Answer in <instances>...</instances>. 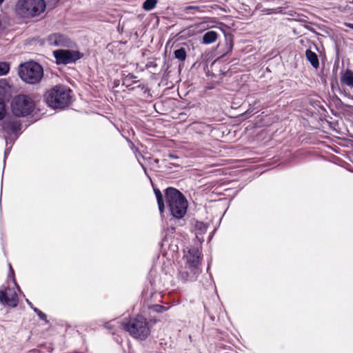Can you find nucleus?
<instances>
[{
	"label": "nucleus",
	"mask_w": 353,
	"mask_h": 353,
	"mask_svg": "<svg viewBox=\"0 0 353 353\" xmlns=\"http://www.w3.org/2000/svg\"><path fill=\"white\" fill-rule=\"evenodd\" d=\"M200 272V252L196 248L190 249L182 259L178 276L183 281H192Z\"/></svg>",
	"instance_id": "f257e3e1"
},
{
	"label": "nucleus",
	"mask_w": 353,
	"mask_h": 353,
	"mask_svg": "<svg viewBox=\"0 0 353 353\" xmlns=\"http://www.w3.org/2000/svg\"><path fill=\"white\" fill-rule=\"evenodd\" d=\"M165 197L172 215L176 219L183 218L188 208L184 196L178 190L168 188L165 191Z\"/></svg>",
	"instance_id": "f03ea898"
},
{
	"label": "nucleus",
	"mask_w": 353,
	"mask_h": 353,
	"mask_svg": "<svg viewBox=\"0 0 353 353\" xmlns=\"http://www.w3.org/2000/svg\"><path fill=\"white\" fill-rule=\"evenodd\" d=\"M122 328L131 336L139 340H145L150 334V327L147 319L141 315L130 318L121 323Z\"/></svg>",
	"instance_id": "7ed1b4c3"
},
{
	"label": "nucleus",
	"mask_w": 353,
	"mask_h": 353,
	"mask_svg": "<svg viewBox=\"0 0 353 353\" xmlns=\"http://www.w3.org/2000/svg\"><path fill=\"white\" fill-rule=\"evenodd\" d=\"M71 90L64 85H56L45 95L48 105L52 108H63L70 102Z\"/></svg>",
	"instance_id": "20e7f679"
},
{
	"label": "nucleus",
	"mask_w": 353,
	"mask_h": 353,
	"mask_svg": "<svg viewBox=\"0 0 353 353\" xmlns=\"http://www.w3.org/2000/svg\"><path fill=\"white\" fill-rule=\"evenodd\" d=\"M18 74L23 81L34 85L39 83L42 79L43 69L35 61H28L19 65Z\"/></svg>",
	"instance_id": "39448f33"
},
{
	"label": "nucleus",
	"mask_w": 353,
	"mask_h": 353,
	"mask_svg": "<svg viewBox=\"0 0 353 353\" xmlns=\"http://www.w3.org/2000/svg\"><path fill=\"white\" fill-rule=\"evenodd\" d=\"M46 9L44 0H19L17 11L23 17H33L39 15Z\"/></svg>",
	"instance_id": "423d86ee"
},
{
	"label": "nucleus",
	"mask_w": 353,
	"mask_h": 353,
	"mask_svg": "<svg viewBox=\"0 0 353 353\" xmlns=\"http://www.w3.org/2000/svg\"><path fill=\"white\" fill-rule=\"evenodd\" d=\"M34 109V103L27 95L19 94L15 97L11 103V110L16 117H26L30 114Z\"/></svg>",
	"instance_id": "0eeeda50"
},
{
	"label": "nucleus",
	"mask_w": 353,
	"mask_h": 353,
	"mask_svg": "<svg viewBox=\"0 0 353 353\" xmlns=\"http://www.w3.org/2000/svg\"><path fill=\"white\" fill-rule=\"evenodd\" d=\"M58 64H68L75 62L81 57L79 52L71 50H57L53 52Z\"/></svg>",
	"instance_id": "6e6552de"
},
{
	"label": "nucleus",
	"mask_w": 353,
	"mask_h": 353,
	"mask_svg": "<svg viewBox=\"0 0 353 353\" xmlns=\"http://www.w3.org/2000/svg\"><path fill=\"white\" fill-rule=\"evenodd\" d=\"M19 299L14 288L1 286L0 288V303L2 305L15 307L18 305Z\"/></svg>",
	"instance_id": "1a4fd4ad"
},
{
	"label": "nucleus",
	"mask_w": 353,
	"mask_h": 353,
	"mask_svg": "<svg viewBox=\"0 0 353 353\" xmlns=\"http://www.w3.org/2000/svg\"><path fill=\"white\" fill-rule=\"evenodd\" d=\"M21 123L15 119H8L4 121L1 124L2 132H5L10 138L14 134L17 137L19 131H20Z\"/></svg>",
	"instance_id": "9d476101"
},
{
	"label": "nucleus",
	"mask_w": 353,
	"mask_h": 353,
	"mask_svg": "<svg viewBox=\"0 0 353 353\" xmlns=\"http://www.w3.org/2000/svg\"><path fill=\"white\" fill-rule=\"evenodd\" d=\"M48 46L54 47H70L71 41L64 34L54 33L50 34L46 39Z\"/></svg>",
	"instance_id": "9b49d317"
},
{
	"label": "nucleus",
	"mask_w": 353,
	"mask_h": 353,
	"mask_svg": "<svg viewBox=\"0 0 353 353\" xmlns=\"http://www.w3.org/2000/svg\"><path fill=\"white\" fill-rule=\"evenodd\" d=\"M305 57L307 60L311 63L314 68H318L319 66V61L316 54L310 50H307L305 52Z\"/></svg>",
	"instance_id": "f8f14e48"
},
{
	"label": "nucleus",
	"mask_w": 353,
	"mask_h": 353,
	"mask_svg": "<svg viewBox=\"0 0 353 353\" xmlns=\"http://www.w3.org/2000/svg\"><path fill=\"white\" fill-rule=\"evenodd\" d=\"M218 37V34L213 30L205 32L203 36V43L210 44L216 41Z\"/></svg>",
	"instance_id": "ddd939ff"
},
{
	"label": "nucleus",
	"mask_w": 353,
	"mask_h": 353,
	"mask_svg": "<svg viewBox=\"0 0 353 353\" xmlns=\"http://www.w3.org/2000/svg\"><path fill=\"white\" fill-rule=\"evenodd\" d=\"M341 81L345 85L350 87L353 86V72L350 70H347L341 76Z\"/></svg>",
	"instance_id": "4468645a"
},
{
	"label": "nucleus",
	"mask_w": 353,
	"mask_h": 353,
	"mask_svg": "<svg viewBox=\"0 0 353 353\" xmlns=\"http://www.w3.org/2000/svg\"><path fill=\"white\" fill-rule=\"evenodd\" d=\"M10 86L5 79L0 80V100H4L6 94L10 91Z\"/></svg>",
	"instance_id": "2eb2a0df"
},
{
	"label": "nucleus",
	"mask_w": 353,
	"mask_h": 353,
	"mask_svg": "<svg viewBox=\"0 0 353 353\" xmlns=\"http://www.w3.org/2000/svg\"><path fill=\"white\" fill-rule=\"evenodd\" d=\"M157 4V0H145L142 6L144 10L150 11L153 10Z\"/></svg>",
	"instance_id": "dca6fc26"
},
{
	"label": "nucleus",
	"mask_w": 353,
	"mask_h": 353,
	"mask_svg": "<svg viewBox=\"0 0 353 353\" xmlns=\"http://www.w3.org/2000/svg\"><path fill=\"white\" fill-rule=\"evenodd\" d=\"M174 54V57L181 61H183L186 59V51L183 48L176 50Z\"/></svg>",
	"instance_id": "f3484780"
},
{
	"label": "nucleus",
	"mask_w": 353,
	"mask_h": 353,
	"mask_svg": "<svg viewBox=\"0 0 353 353\" xmlns=\"http://www.w3.org/2000/svg\"><path fill=\"white\" fill-rule=\"evenodd\" d=\"M137 77L132 74H128L123 78V83L125 85L126 87L130 86L133 83H135L137 81L135 80Z\"/></svg>",
	"instance_id": "a211bd4d"
},
{
	"label": "nucleus",
	"mask_w": 353,
	"mask_h": 353,
	"mask_svg": "<svg viewBox=\"0 0 353 353\" xmlns=\"http://www.w3.org/2000/svg\"><path fill=\"white\" fill-rule=\"evenodd\" d=\"M10 70V64L6 61L0 62V76L5 75Z\"/></svg>",
	"instance_id": "6ab92c4d"
},
{
	"label": "nucleus",
	"mask_w": 353,
	"mask_h": 353,
	"mask_svg": "<svg viewBox=\"0 0 353 353\" xmlns=\"http://www.w3.org/2000/svg\"><path fill=\"white\" fill-rule=\"evenodd\" d=\"M156 197L158 203L159 210L161 213H163L165 208L163 195L162 194H161L157 196Z\"/></svg>",
	"instance_id": "aec40b11"
},
{
	"label": "nucleus",
	"mask_w": 353,
	"mask_h": 353,
	"mask_svg": "<svg viewBox=\"0 0 353 353\" xmlns=\"http://www.w3.org/2000/svg\"><path fill=\"white\" fill-rule=\"evenodd\" d=\"M202 7L197 6H188L183 8V10L186 13H190V10H196L198 12H201Z\"/></svg>",
	"instance_id": "412c9836"
},
{
	"label": "nucleus",
	"mask_w": 353,
	"mask_h": 353,
	"mask_svg": "<svg viewBox=\"0 0 353 353\" xmlns=\"http://www.w3.org/2000/svg\"><path fill=\"white\" fill-rule=\"evenodd\" d=\"M196 228L200 231V233H203L207 230V226L205 223L203 222H197L195 225Z\"/></svg>",
	"instance_id": "4be33fe9"
},
{
	"label": "nucleus",
	"mask_w": 353,
	"mask_h": 353,
	"mask_svg": "<svg viewBox=\"0 0 353 353\" xmlns=\"http://www.w3.org/2000/svg\"><path fill=\"white\" fill-rule=\"evenodd\" d=\"M4 100H0V120L3 119L6 114Z\"/></svg>",
	"instance_id": "5701e85b"
},
{
	"label": "nucleus",
	"mask_w": 353,
	"mask_h": 353,
	"mask_svg": "<svg viewBox=\"0 0 353 353\" xmlns=\"http://www.w3.org/2000/svg\"><path fill=\"white\" fill-rule=\"evenodd\" d=\"M152 309L154 312H157L159 313L163 312V311H165L166 310L165 307L160 305H154L152 307Z\"/></svg>",
	"instance_id": "b1692460"
},
{
	"label": "nucleus",
	"mask_w": 353,
	"mask_h": 353,
	"mask_svg": "<svg viewBox=\"0 0 353 353\" xmlns=\"http://www.w3.org/2000/svg\"><path fill=\"white\" fill-rule=\"evenodd\" d=\"M37 315L39 316L40 319H41V320H46L47 316L43 312H42L41 311L39 312V313Z\"/></svg>",
	"instance_id": "393cba45"
},
{
	"label": "nucleus",
	"mask_w": 353,
	"mask_h": 353,
	"mask_svg": "<svg viewBox=\"0 0 353 353\" xmlns=\"http://www.w3.org/2000/svg\"><path fill=\"white\" fill-rule=\"evenodd\" d=\"M344 26L353 30V23H344Z\"/></svg>",
	"instance_id": "a878e982"
},
{
	"label": "nucleus",
	"mask_w": 353,
	"mask_h": 353,
	"mask_svg": "<svg viewBox=\"0 0 353 353\" xmlns=\"http://www.w3.org/2000/svg\"><path fill=\"white\" fill-rule=\"evenodd\" d=\"M154 192L156 196L161 194V191L159 189H154Z\"/></svg>",
	"instance_id": "bb28decb"
},
{
	"label": "nucleus",
	"mask_w": 353,
	"mask_h": 353,
	"mask_svg": "<svg viewBox=\"0 0 353 353\" xmlns=\"http://www.w3.org/2000/svg\"><path fill=\"white\" fill-rule=\"evenodd\" d=\"M32 309V310H34V312H36L37 314L39 313V312H41V310H39L38 308L34 307H33Z\"/></svg>",
	"instance_id": "cd10ccee"
},
{
	"label": "nucleus",
	"mask_w": 353,
	"mask_h": 353,
	"mask_svg": "<svg viewBox=\"0 0 353 353\" xmlns=\"http://www.w3.org/2000/svg\"><path fill=\"white\" fill-rule=\"evenodd\" d=\"M26 302L28 303V304L30 306L31 308L33 307V305L32 303L28 300V299H26Z\"/></svg>",
	"instance_id": "c85d7f7f"
},
{
	"label": "nucleus",
	"mask_w": 353,
	"mask_h": 353,
	"mask_svg": "<svg viewBox=\"0 0 353 353\" xmlns=\"http://www.w3.org/2000/svg\"><path fill=\"white\" fill-rule=\"evenodd\" d=\"M106 327L108 328V329H111V325L110 324V323H108L107 325H106Z\"/></svg>",
	"instance_id": "c756f323"
},
{
	"label": "nucleus",
	"mask_w": 353,
	"mask_h": 353,
	"mask_svg": "<svg viewBox=\"0 0 353 353\" xmlns=\"http://www.w3.org/2000/svg\"><path fill=\"white\" fill-rule=\"evenodd\" d=\"M10 270L11 273L13 274V270L12 269L11 265H10Z\"/></svg>",
	"instance_id": "7c9ffc66"
},
{
	"label": "nucleus",
	"mask_w": 353,
	"mask_h": 353,
	"mask_svg": "<svg viewBox=\"0 0 353 353\" xmlns=\"http://www.w3.org/2000/svg\"><path fill=\"white\" fill-rule=\"evenodd\" d=\"M4 0H0V4H1L3 3Z\"/></svg>",
	"instance_id": "2f4dec72"
},
{
	"label": "nucleus",
	"mask_w": 353,
	"mask_h": 353,
	"mask_svg": "<svg viewBox=\"0 0 353 353\" xmlns=\"http://www.w3.org/2000/svg\"><path fill=\"white\" fill-rule=\"evenodd\" d=\"M5 139H6V141L7 142V137L5 136Z\"/></svg>",
	"instance_id": "473e14b6"
}]
</instances>
